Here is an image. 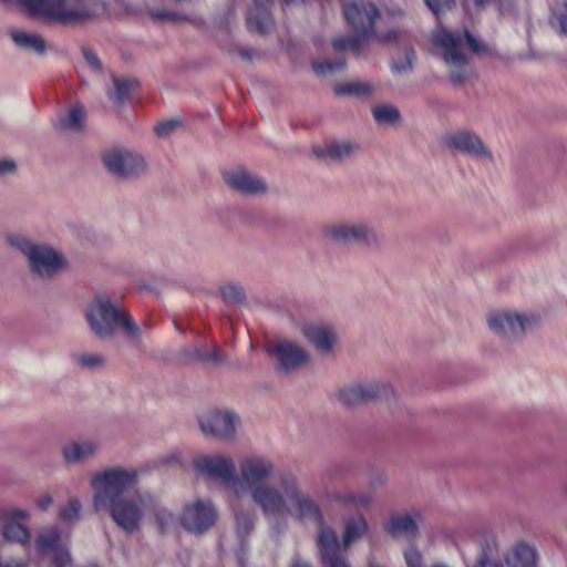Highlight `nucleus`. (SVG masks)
Returning <instances> with one entry per match:
<instances>
[{
  "mask_svg": "<svg viewBox=\"0 0 567 567\" xmlns=\"http://www.w3.org/2000/svg\"><path fill=\"white\" fill-rule=\"evenodd\" d=\"M217 517V511L210 501L197 499L185 504L179 523L188 533L203 535L215 525Z\"/></svg>",
  "mask_w": 567,
  "mask_h": 567,
  "instance_id": "nucleus-11",
  "label": "nucleus"
},
{
  "mask_svg": "<svg viewBox=\"0 0 567 567\" xmlns=\"http://www.w3.org/2000/svg\"><path fill=\"white\" fill-rule=\"evenodd\" d=\"M433 43L443 50V60L449 66V76L452 84L462 85L472 75V69L462 52V35L442 29L434 34Z\"/></svg>",
  "mask_w": 567,
  "mask_h": 567,
  "instance_id": "nucleus-7",
  "label": "nucleus"
},
{
  "mask_svg": "<svg viewBox=\"0 0 567 567\" xmlns=\"http://www.w3.org/2000/svg\"><path fill=\"white\" fill-rule=\"evenodd\" d=\"M85 319L91 331L101 339L123 333L133 342L142 340V329L120 303L106 293H97L87 303Z\"/></svg>",
  "mask_w": 567,
  "mask_h": 567,
  "instance_id": "nucleus-3",
  "label": "nucleus"
},
{
  "mask_svg": "<svg viewBox=\"0 0 567 567\" xmlns=\"http://www.w3.org/2000/svg\"><path fill=\"white\" fill-rule=\"evenodd\" d=\"M17 163L13 159H0V179L14 175Z\"/></svg>",
  "mask_w": 567,
  "mask_h": 567,
  "instance_id": "nucleus-49",
  "label": "nucleus"
},
{
  "mask_svg": "<svg viewBox=\"0 0 567 567\" xmlns=\"http://www.w3.org/2000/svg\"><path fill=\"white\" fill-rule=\"evenodd\" d=\"M239 54H240L244 59H246V60H250V59H251V54H250V52H248L247 50H240V51H239Z\"/></svg>",
  "mask_w": 567,
  "mask_h": 567,
  "instance_id": "nucleus-58",
  "label": "nucleus"
},
{
  "mask_svg": "<svg viewBox=\"0 0 567 567\" xmlns=\"http://www.w3.org/2000/svg\"><path fill=\"white\" fill-rule=\"evenodd\" d=\"M361 151L358 143L352 141H337L327 144L323 148L316 152L318 156L329 158L334 162H342L357 155Z\"/></svg>",
  "mask_w": 567,
  "mask_h": 567,
  "instance_id": "nucleus-24",
  "label": "nucleus"
},
{
  "mask_svg": "<svg viewBox=\"0 0 567 567\" xmlns=\"http://www.w3.org/2000/svg\"><path fill=\"white\" fill-rule=\"evenodd\" d=\"M372 90L373 86L369 82H350L337 85L334 92L338 95L367 96Z\"/></svg>",
  "mask_w": 567,
  "mask_h": 567,
  "instance_id": "nucleus-37",
  "label": "nucleus"
},
{
  "mask_svg": "<svg viewBox=\"0 0 567 567\" xmlns=\"http://www.w3.org/2000/svg\"><path fill=\"white\" fill-rule=\"evenodd\" d=\"M322 234L330 240L343 244L374 246L379 243V236L374 228L362 220L331 223L323 227Z\"/></svg>",
  "mask_w": 567,
  "mask_h": 567,
  "instance_id": "nucleus-9",
  "label": "nucleus"
},
{
  "mask_svg": "<svg viewBox=\"0 0 567 567\" xmlns=\"http://www.w3.org/2000/svg\"><path fill=\"white\" fill-rule=\"evenodd\" d=\"M226 183L230 188L247 195L262 194L267 190L264 179L245 171L227 175Z\"/></svg>",
  "mask_w": 567,
  "mask_h": 567,
  "instance_id": "nucleus-22",
  "label": "nucleus"
},
{
  "mask_svg": "<svg viewBox=\"0 0 567 567\" xmlns=\"http://www.w3.org/2000/svg\"><path fill=\"white\" fill-rule=\"evenodd\" d=\"M563 492H564V494L567 496V483L564 485V487H563Z\"/></svg>",
  "mask_w": 567,
  "mask_h": 567,
  "instance_id": "nucleus-60",
  "label": "nucleus"
},
{
  "mask_svg": "<svg viewBox=\"0 0 567 567\" xmlns=\"http://www.w3.org/2000/svg\"><path fill=\"white\" fill-rule=\"evenodd\" d=\"M422 519V513L416 509L395 513L390 516L384 525V528L386 533L393 537H415L417 535L419 525Z\"/></svg>",
  "mask_w": 567,
  "mask_h": 567,
  "instance_id": "nucleus-20",
  "label": "nucleus"
},
{
  "mask_svg": "<svg viewBox=\"0 0 567 567\" xmlns=\"http://www.w3.org/2000/svg\"><path fill=\"white\" fill-rule=\"evenodd\" d=\"M33 16L63 25H79L95 21L107 13L101 0H22Z\"/></svg>",
  "mask_w": 567,
  "mask_h": 567,
  "instance_id": "nucleus-4",
  "label": "nucleus"
},
{
  "mask_svg": "<svg viewBox=\"0 0 567 567\" xmlns=\"http://www.w3.org/2000/svg\"><path fill=\"white\" fill-rule=\"evenodd\" d=\"M235 518V530L241 547L246 539L252 534L256 523V512L251 507H244L236 503L233 507Z\"/></svg>",
  "mask_w": 567,
  "mask_h": 567,
  "instance_id": "nucleus-23",
  "label": "nucleus"
},
{
  "mask_svg": "<svg viewBox=\"0 0 567 567\" xmlns=\"http://www.w3.org/2000/svg\"><path fill=\"white\" fill-rule=\"evenodd\" d=\"M361 391L359 383L349 384L336 392V399L344 406H355L363 403Z\"/></svg>",
  "mask_w": 567,
  "mask_h": 567,
  "instance_id": "nucleus-34",
  "label": "nucleus"
},
{
  "mask_svg": "<svg viewBox=\"0 0 567 567\" xmlns=\"http://www.w3.org/2000/svg\"><path fill=\"white\" fill-rule=\"evenodd\" d=\"M7 243L28 260L32 274L50 279L69 267L64 255L45 244H38L22 234L7 235Z\"/></svg>",
  "mask_w": 567,
  "mask_h": 567,
  "instance_id": "nucleus-5",
  "label": "nucleus"
},
{
  "mask_svg": "<svg viewBox=\"0 0 567 567\" xmlns=\"http://www.w3.org/2000/svg\"><path fill=\"white\" fill-rule=\"evenodd\" d=\"M204 362L223 363L224 354L221 350L214 346L210 350H205Z\"/></svg>",
  "mask_w": 567,
  "mask_h": 567,
  "instance_id": "nucleus-52",
  "label": "nucleus"
},
{
  "mask_svg": "<svg viewBox=\"0 0 567 567\" xmlns=\"http://www.w3.org/2000/svg\"><path fill=\"white\" fill-rule=\"evenodd\" d=\"M239 424L238 415L230 410L215 409L199 420V426L207 436L229 441L235 437Z\"/></svg>",
  "mask_w": 567,
  "mask_h": 567,
  "instance_id": "nucleus-15",
  "label": "nucleus"
},
{
  "mask_svg": "<svg viewBox=\"0 0 567 567\" xmlns=\"http://www.w3.org/2000/svg\"><path fill=\"white\" fill-rule=\"evenodd\" d=\"M218 291L223 301L227 305H239L246 300V291L238 281H225L219 285Z\"/></svg>",
  "mask_w": 567,
  "mask_h": 567,
  "instance_id": "nucleus-30",
  "label": "nucleus"
},
{
  "mask_svg": "<svg viewBox=\"0 0 567 567\" xmlns=\"http://www.w3.org/2000/svg\"><path fill=\"white\" fill-rule=\"evenodd\" d=\"M2 534L6 540L25 545L30 543V529L18 522H6L3 525Z\"/></svg>",
  "mask_w": 567,
  "mask_h": 567,
  "instance_id": "nucleus-32",
  "label": "nucleus"
},
{
  "mask_svg": "<svg viewBox=\"0 0 567 567\" xmlns=\"http://www.w3.org/2000/svg\"><path fill=\"white\" fill-rule=\"evenodd\" d=\"M275 473L274 462L265 456L249 455L240 460L237 473L236 496L251 493L254 486L266 484Z\"/></svg>",
  "mask_w": 567,
  "mask_h": 567,
  "instance_id": "nucleus-10",
  "label": "nucleus"
},
{
  "mask_svg": "<svg viewBox=\"0 0 567 567\" xmlns=\"http://www.w3.org/2000/svg\"><path fill=\"white\" fill-rule=\"evenodd\" d=\"M182 353L184 355V359L187 361H203L204 362L205 349L196 347L192 350V349L186 348V349H183Z\"/></svg>",
  "mask_w": 567,
  "mask_h": 567,
  "instance_id": "nucleus-53",
  "label": "nucleus"
},
{
  "mask_svg": "<svg viewBox=\"0 0 567 567\" xmlns=\"http://www.w3.org/2000/svg\"><path fill=\"white\" fill-rule=\"evenodd\" d=\"M346 66L344 59H338L336 61H323L313 64V69L318 74L332 73L337 70H341Z\"/></svg>",
  "mask_w": 567,
  "mask_h": 567,
  "instance_id": "nucleus-42",
  "label": "nucleus"
},
{
  "mask_svg": "<svg viewBox=\"0 0 567 567\" xmlns=\"http://www.w3.org/2000/svg\"><path fill=\"white\" fill-rule=\"evenodd\" d=\"M317 546L323 567H350L347 554L342 553L337 533L329 526L321 524Z\"/></svg>",
  "mask_w": 567,
  "mask_h": 567,
  "instance_id": "nucleus-16",
  "label": "nucleus"
},
{
  "mask_svg": "<svg viewBox=\"0 0 567 567\" xmlns=\"http://www.w3.org/2000/svg\"><path fill=\"white\" fill-rule=\"evenodd\" d=\"M368 567H381L379 565L373 564L372 561L369 563Z\"/></svg>",
  "mask_w": 567,
  "mask_h": 567,
  "instance_id": "nucleus-61",
  "label": "nucleus"
},
{
  "mask_svg": "<svg viewBox=\"0 0 567 567\" xmlns=\"http://www.w3.org/2000/svg\"><path fill=\"white\" fill-rule=\"evenodd\" d=\"M369 530V525L363 515H354L349 516L344 520V533L342 536V540L340 542V547L342 548V553L347 554L349 546L363 537Z\"/></svg>",
  "mask_w": 567,
  "mask_h": 567,
  "instance_id": "nucleus-25",
  "label": "nucleus"
},
{
  "mask_svg": "<svg viewBox=\"0 0 567 567\" xmlns=\"http://www.w3.org/2000/svg\"><path fill=\"white\" fill-rule=\"evenodd\" d=\"M291 567H312V566L309 563H307L306 560H303L299 557H296L292 561Z\"/></svg>",
  "mask_w": 567,
  "mask_h": 567,
  "instance_id": "nucleus-56",
  "label": "nucleus"
},
{
  "mask_svg": "<svg viewBox=\"0 0 567 567\" xmlns=\"http://www.w3.org/2000/svg\"><path fill=\"white\" fill-rule=\"evenodd\" d=\"M138 477L136 468L112 466L96 472L90 480L95 512L106 511L115 525L126 534L141 529L147 508L155 504V494L150 491L124 494L138 482Z\"/></svg>",
  "mask_w": 567,
  "mask_h": 567,
  "instance_id": "nucleus-1",
  "label": "nucleus"
},
{
  "mask_svg": "<svg viewBox=\"0 0 567 567\" xmlns=\"http://www.w3.org/2000/svg\"><path fill=\"white\" fill-rule=\"evenodd\" d=\"M301 331L321 357L328 358L334 354L337 332L333 328L321 323H310L305 324Z\"/></svg>",
  "mask_w": 567,
  "mask_h": 567,
  "instance_id": "nucleus-19",
  "label": "nucleus"
},
{
  "mask_svg": "<svg viewBox=\"0 0 567 567\" xmlns=\"http://www.w3.org/2000/svg\"><path fill=\"white\" fill-rule=\"evenodd\" d=\"M73 361L81 368L94 370L105 364V358L96 353H79L73 357Z\"/></svg>",
  "mask_w": 567,
  "mask_h": 567,
  "instance_id": "nucleus-41",
  "label": "nucleus"
},
{
  "mask_svg": "<svg viewBox=\"0 0 567 567\" xmlns=\"http://www.w3.org/2000/svg\"><path fill=\"white\" fill-rule=\"evenodd\" d=\"M268 353L274 357L278 364V371L290 373L306 365L310 360V353L299 343L280 339L268 349Z\"/></svg>",
  "mask_w": 567,
  "mask_h": 567,
  "instance_id": "nucleus-14",
  "label": "nucleus"
},
{
  "mask_svg": "<svg viewBox=\"0 0 567 567\" xmlns=\"http://www.w3.org/2000/svg\"><path fill=\"white\" fill-rule=\"evenodd\" d=\"M249 496L267 519L278 522L293 516L322 524L319 504L300 488L298 477L291 473L280 475L276 483L254 486Z\"/></svg>",
  "mask_w": 567,
  "mask_h": 567,
  "instance_id": "nucleus-2",
  "label": "nucleus"
},
{
  "mask_svg": "<svg viewBox=\"0 0 567 567\" xmlns=\"http://www.w3.org/2000/svg\"><path fill=\"white\" fill-rule=\"evenodd\" d=\"M550 24L560 34H567V2L556 4L551 11Z\"/></svg>",
  "mask_w": 567,
  "mask_h": 567,
  "instance_id": "nucleus-40",
  "label": "nucleus"
},
{
  "mask_svg": "<svg viewBox=\"0 0 567 567\" xmlns=\"http://www.w3.org/2000/svg\"><path fill=\"white\" fill-rule=\"evenodd\" d=\"M344 17L355 35L341 37L332 42L336 51L350 50L359 53L361 42L375 34V20L380 19L377 7L370 0H354L344 8Z\"/></svg>",
  "mask_w": 567,
  "mask_h": 567,
  "instance_id": "nucleus-6",
  "label": "nucleus"
},
{
  "mask_svg": "<svg viewBox=\"0 0 567 567\" xmlns=\"http://www.w3.org/2000/svg\"><path fill=\"white\" fill-rule=\"evenodd\" d=\"M404 559L408 567H422V554L414 547H411L404 551Z\"/></svg>",
  "mask_w": 567,
  "mask_h": 567,
  "instance_id": "nucleus-46",
  "label": "nucleus"
},
{
  "mask_svg": "<svg viewBox=\"0 0 567 567\" xmlns=\"http://www.w3.org/2000/svg\"><path fill=\"white\" fill-rule=\"evenodd\" d=\"M464 38L466 40V44L470 50L476 54H487L489 53V49L480 40H477L473 34H471L467 30L464 31Z\"/></svg>",
  "mask_w": 567,
  "mask_h": 567,
  "instance_id": "nucleus-43",
  "label": "nucleus"
},
{
  "mask_svg": "<svg viewBox=\"0 0 567 567\" xmlns=\"http://www.w3.org/2000/svg\"><path fill=\"white\" fill-rule=\"evenodd\" d=\"M179 125L177 120H167L158 123L154 131L158 137H167L174 133Z\"/></svg>",
  "mask_w": 567,
  "mask_h": 567,
  "instance_id": "nucleus-44",
  "label": "nucleus"
},
{
  "mask_svg": "<svg viewBox=\"0 0 567 567\" xmlns=\"http://www.w3.org/2000/svg\"><path fill=\"white\" fill-rule=\"evenodd\" d=\"M195 467L202 474L221 482L236 495L237 472L230 456L214 454L195 460Z\"/></svg>",
  "mask_w": 567,
  "mask_h": 567,
  "instance_id": "nucleus-13",
  "label": "nucleus"
},
{
  "mask_svg": "<svg viewBox=\"0 0 567 567\" xmlns=\"http://www.w3.org/2000/svg\"><path fill=\"white\" fill-rule=\"evenodd\" d=\"M81 502L78 498L69 499L64 507L59 511V518L65 524H74L80 518Z\"/></svg>",
  "mask_w": 567,
  "mask_h": 567,
  "instance_id": "nucleus-39",
  "label": "nucleus"
},
{
  "mask_svg": "<svg viewBox=\"0 0 567 567\" xmlns=\"http://www.w3.org/2000/svg\"><path fill=\"white\" fill-rule=\"evenodd\" d=\"M508 567H536V548L524 543H517L505 556Z\"/></svg>",
  "mask_w": 567,
  "mask_h": 567,
  "instance_id": "nucleus-26",
  "label": "nucleus"
},
{
  "mask_svg": "<svg viewBox=\"0 0 567 567\" xmlns=\"http://www.w3.org/2000/svg\"><path fill=\"white\" fill-rule=\"evenodd\" d=\"M0 567H25V565L18 559H7L0 560Z\"/></svg>",
  "mask_w": 567,
  "mask_h": 567,
  "instance_id": "nucleus-55",
  "label": "nucleus"
},
{
  "mask_svg": "<svg viewBox=\"0 0 567 567\" xmlns=\"http://www.w3.org/2000/svg\"><path fill=\"white\" fill-rule=\"evenodd\" d=\"M159 19H174L175 14L168 13V12H161L156 14Z\"/></svg>",
  "mask_w": 567,
  "mask_h": 567,
  "instance_id": "nucleus-57",
  "label": "nucleus"
},
{
  "mask_svg": "<svg viewBox=\"0 0 567 567\" xmlns=\"http://www.w3.org/2000/svg\"><path fill=\"white\" fill-rule=\"evenodd\" d=\"M102 159L107 171L120 178H135L145 172L144 158L128 148L113 147Z\"/></svg>",
  "mask_w": 567,
  "mask_h": 567,
  "instance_id": "nucleus-12",
  "label": "nucleus"
},
{
  "mask_svg": "<svg viewBox=\"0 0 567 567\" xmlns=\"http://www.w3.org/2000/svg\"><path fill=\"white\" fill-rule=\"evenodd\" d=\"M537 321L533 313L514 311H495L487 318L489 330L505 341L520 340Z\"/></svg>",
  "mask_w": 567,
  "mask_h": 567,
  "instance_id": "nucleus-8",
  "label": "nucleus"
},
{
  "mask_svg": "<svg viewBox=\"0 0 567 567\" xmlns=\"http://www.w3.org/2000/svg\"><path fill=\"white\" fill-rule=\"evenodd\" d=\"M429 9L434 14H440L441 12L445 11L446 9H450L454 0H424Z\"/></svg>",
  "mask_w": 567,
  "mask_h": 567,
  "instance_id": "nucleus-47",
  "label": "nucleus"
},
{
  "mask_svg": "<svg viewBox=\"0 0 567 567\" xmlns=\"http://www.w3.org/2000/svg\"><path fill=\"white\" fill-rule=\"evenodd\" d=\"M52 503H53L52 496L49 494H45V495L41 496L40 498H38L37 506L41 511H45L52 505Z\"/></svg>",
  "mask_w": 567,
  "mask_h": 567,
  "instance_id": "nucleus-54",
  "label": "nucleus"
},
{
  "mask_svg": "<svg viewBox=\"0 0 567 567\" xmlns=\"http://www.w3.org/2000/svg\"><path fill=\"white\" fill-rule=\"evenodd\" d=\"M372 114L379 124H393L401 118L399 110L392 105L375 106Z\"/></svg>",
  "mask_w": 567,
  "mask_h": 567,
  "instance_id": "nucleus-38",
  "label": "nucleus"
},
{
  "mask_svg": "<svg viewBox=\"0 0 567 567\" xmlns=\"http://www.w3.org/2000/svg\"><path fill=\"white\" fill-rule=\"evenodd\" d=\"M37 548L40 553H52L55 567H70L72 564L71 556L66 544L61 539L58 528L52 527L42 532L37 540Z\"/></svg>",
  "mask_w": 567,
  "mask_h": 567,
  "instance_id": "nucleus-18",
  "label": "nucleus"
},
{
  "mask_svg": "<svg viewBox=\"0 0 567 567\" xmlns=\"http://www.w3.org/2000/svg\"><path fill=\"white\" fill-rule=\"evenodd\" d=\"M481 548L478 563L474 567H502L501 564L494 559V553L497 550V542L493 535L484 538V544H481Z\"/></svg>",
  "mask_w": 567,
  "mask_h": 567,
  "instance_id": "nucleus-33",
  "label": "nucleus"
},
{
  "mask_svg": "<svg viewBox=\"0 0 567 567\" xmlns=\"http://www.w3.org/2000/svg\"><path fill=\"white\" fill-rule=\"evenodd\" d=\"M13 42L25 50H31L38 54H43L47 51L44 39L38 33H28L23 31H14L11 34Z\"/></svg>",
  "mask_w": 567,
  "mask_h": 567,
  "instance_id": "nucleus-29",
  "label": "nucleus"
},
{
  "mask_svg": "<svg viewBox=\"0 0 567 567\" xmlns=\"http://www.w3.org/2000/svg\"><path fill=\"white\" fill-rule=\"evenodd\" d=\"M114 93L110 95V99L118 104L124 103L130 99L132 91L138 85V82L134 79H113Z\"/></svg>",
  "mask_w": 567,
  "mask_h": 567,
  "instance_id": "nucleus-36",
  "label": "nucleus"
},
{
  "mask_svg": "<svg viewBox=\"0 0 567 567\" xmlns=\"http://www.w3.org/2000/svg\"><path fill=\"white\" fill-rule=\"evenodd\" d=\"M359 384L362 390L363 403L381 399L391 392V388L386 383L379 381L359 382Z\"/></svg>",
  "mask_w": 567,
  "mask_h": 567,
  "instance_id": "nucleus-35",
  "label": "nucleus"
},
{
  "mask_svg": "<svg viewBox=\"0 0 567 567\" xmlns=\"http://www.w3.org/2000/svg\"><path fill=\"white\" fill-rule=\"evenodd\" d=\"M383 477L382 476H379L374 482H371V486L372 487H375L378 485H382L383 484Z\"/></svg>",
  "mask_w": 567,
  "mask_h": 567,
  "instance_id": "nucleus-59",
  "label": "nucleus"
},
{
  "mask_svg": "<svg viewBox=\"0 0 567 567\" xmlns=\"http://www.w3.org/2000/svg\"><path fill=\"white\" fill-rule=\"evenodd\" d=\"M101 443L94 439H75L66 442L61 450L69 464H81L93 458L100 451Z\"/></svg>",
  "mask_w": 567,
  "mask_h": 567,
  "instance_id": "nucleus-21",
  "label": "nucleus"
},
{
  "mask_svg": "<svg viewBox=\"0 0 567 567\" xmlns=\"http://www.w3.org/2000/svg\"><path fill=\"white\" fill-rule=\"evenodd\" d=\"M332 499L340 505L353 508H367L373 502V497L370 493L358 491L337 492L332 495Z\"/></svg>",
  "mask_w": 567,
  "mask_h": 567,
  "instance_id": "nucleus-27",
  "label": "nucleus"
},
{
  "mask_svg": "<svg viewBox=\"0 0 567 567\" xmlns=\"http://www.w3.org/2000/svg\"><path fill=\"white\" fill-rule=\"evenodd\" d=\"M30 513L27 509L21 508H9L4 509L2 517L6 522H17V519L29 518Z\"/></svg>",
  "mask_w": 567,
  "mask_h": 567,
  "instance_id": "nucleus-48",
  "label": "nucleus"
},
{
  "mask_svg": "<svg viewBox=\"0 0 567 567\" xmlns=\"http://www.w3.org/2000/svg\"><path fill=\"white\" fill-rule=\"evenodd\" d=\"M83 56L87 64L96 72L102 71V63L97 55L89 48L83 49Z\"/></svg>",
  "mask_w": 567,
  "mask_h": 567,
  "instance_id": "nucleus-51",
  "label": "nucleus"
},
{
  "mask_svg": "<svg viewBox=\"0 0 567 567\" xmlns=\"http://www.w3.org/2000/svg\"><path fill=\"white\" fill-rule=\"evenodd\" d=\"M445 144L449 148L481 159H493V155L489 148L476 134L468 131L449 134L445 137Z\"/></svg>",
  "mask_w": 567,
  "mask_h": 567,
  "instance_id": "nucleus-17",
  "label": "nucleus"
},
{
  "mask_svg": "<svg viewBox=\"0 0 567 567\" xmlns=\"http://www.w3.org/2000/svg\"><path fill=\"white\" fill-rule=\"evenodd\" d=\"M84 107L82 105H75L69 110L68 114L58 117L55 127L61 131H80L84 125Z\"/></svg>",
  "mask_w": 567,
  "mask_h": 567,
  "instance_id": "nucleus-28",
  "label": "nucleus"
},
{
  "mask_svg": "<svg viewBox=\"0 0 567 567\" xmlns=\"http://www.w3.org/2000/svg\"><path fill=\"white\" fill-rule=\"evenodd\" d=\"M414 51H408L403 61L396 62L392 66L394 73H405L413 68Z\"/></svg>",
  "mask_w": 567,
  "mask_h": 567,
  "instance_id": "nucleus-45",
  "label": "nucleus"
},
{
  "mask_svg": "<svg viewBox=\"0 0 567 567\" xmlns=\"http://www.w3.org/2000/svg\"><path fill=\"white\" fill-rule=\"evenodd\" d=\"M401 35H402L401 30L393 29L385 33L375 31V34L373 35V38H377L380 42H383V43H392V42L398 41L401 38Z\"/></svg>",
  "mask_w": 567,
  "mask_h": 567,
  "instance_id": "nucleus-50",
  "label": "nucleus"
},
{
  "mask_svg": "<svg viewBox=\"0 0 567 567\" xmlns=\"http://www.w3.org/2000/svg\"><path fill=\"white\" fill-rule=\"evenodd\" d=\"M148 512L153 513L157 526L163 532L173 528L177 523L175 514L168 508L161 505L159 497L156 494L155 504L154 506L147 508V513Z\"/></svg>",
  "mask_w": 567,
  "mask_h": 567,
  "instance_id": "nucleus-31",
  "label": "nucleus"
}]
</instances>
